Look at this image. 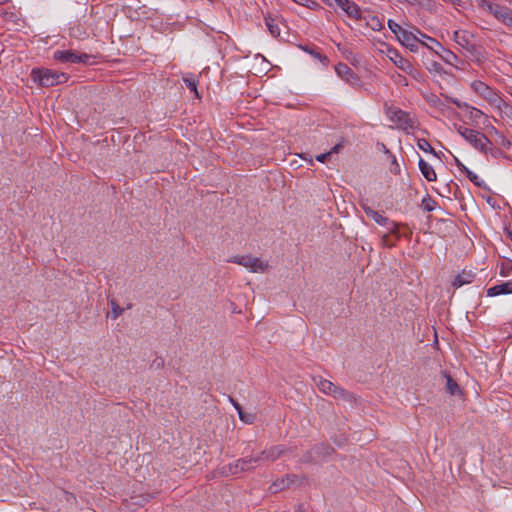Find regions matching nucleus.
Returning <instances> with one entry per match:
<instances>
[{"label":"nucleus","mask_w":512,"mask_h":512,"mask_svg":"<svg viewBox=\"0 0 512 512\" xmlns=\"http://www.w3.org/2000/svg\"><path fill=\"white\" fill-rule=\"evenodd\" d=\"M260 462V457H247L237 460L235 463L228 466V471L231 474L247 471L255 467Z\"/></svg>","instance_id":"obj_8"},{"label":"nucleus","mask_w":512,"mask_h":512,"mask_svg":"<svg viewBox=\"0 0 512 512\" xmlns=\"http://www.w3.org/2000/svg\"><path fill=\"white\" fill-rule=\"evenodd\" d=\"M446 377V390L451 395H457L460 393V388L457 382L448 374H445Z\"/></svg>","instance_id":"obj_24"},{"label":"nucleus","mask_w":512,"mask_h":512,"mask_svg":"<svg viewBox=\"0 0 512 512\" xmlns=\"http://www.w3.org/2000/svg\"><path fill=\"white\" fill-rule=\"evenodd\" d=\"M336 7L340 8L351 18L359 19L361 17V11L359 7L352 1L338 0Z\"/></svg>","instance_id":"obj_14"},{"label":"nucleus","mask_w":512,"mask_h":512,"mask_svg":"<svg viewBox=\"0 0 512 512\" xmlns=\"http://www.w3.org/2000/svg\"><path fill=\"white\" fill-rule=\"evenodd\" d=\"M362 209L364 210L365 214L372 218L377 224L381 226H386L389 223V219L387 217H384L383 215L379 214L377 211L372 209L367 204H361Z\"/></svg>","instance_id":"obj_20"},{"label":"nucleus","mask_w":512,"mask_h":512,"mask_svg":"<svg viewBox=\"0 0 512 512\" xmlns=\"http://www.w3.org/2000/svg\"><path fill=\"white\" fill-rule=\"evenodd\" d=\"M53 57L62 63H87L91 58L86 53L78 54L72 50H57L54 52Z\"/></svg>","instance_id":"obj_7"},{"label":"nucleus","mask_w":512,"mask_h":512,"mask_svg":"<svg viewBox=\"0 0 512 512\" xmlns=\"http://www.w3.org/2000/svg\"><path fill=\"white\" fill-rule=\"evenodd\" d=\"M418 165H419V169H420L422 175L424 176V178L427 181H429V182L436 181V179H437L436 172H435L434 168L429 163H427L424 159L420 158Z\"/></svg>","instance_id":"obj_21"},{"label":"nucleus","mask_w":512,"mask_h":512,"mask_svg":"<svg viewBox=\"0 0 512 512\" xmlns=\"http://www.w3.org/2000/svg\"><path fill=\"white\" fill-rule=\"evenodd\" d=\"M311 54H312L315 58L320 59L321 61H327V60H328L326 56H322L319 52H311Z\"/></svg>","instance_id":"obj_48"},{"label":"nucleus","mask_w":512,"mask_h":512,"mask_svg":"<svg viewBox=\"0 0 512 512\" xmlns=\"http://www.w3.org/2000/svg\"><path fill=\"white\" fill-rule=\"evenodd\" d=\"M323 2H325L327 5H329L330 7H336L337 3H338V0H322Z\"/></svg>","instance_id":"obj_50"},{"label":"nucleus","mask_w":512,"mask_h":512,"mask_svg":"<svg viewBox=\"0 0 512 512\" xmlns=\"http://www.w3.org/2000/svg\"><path fill=\"white\" fill-rule=\"evenodd\" d=\"M390 171L394 175L400 174V165L398 164L395 156H392V161H391V165H390Z\"/></svg>","instance_id":"obj_37"},{"label":"nucleus","mask_w":512,"mask_h":512,"mask_svg":"<svg viewBox=\"0 0 512 512\" xmlns=\"http://www.w3.org/2000/svg\"><path fill=\"white\" fill-rule=\"evenodd\" d=\"M417 146L419 149H421L424 152L431 153L434 156H438L436 151L434 150V148L428 142V140H426L424 138L418 139Z\"/></svg>","instance_id":"obj_30"},{"label":"nucleus","mask_w":512,"mask_h":512,"mask_svg":"<svg viewBox=\"0 0 512 512\" xmlns=\"http://www.w3.org/2000/svg\"><path fill=\"white\" fill-rule=\"evenodd\" d=\"M288 451H290V450L286 449L284 446L278 445V446H273L267 450L262 451L258 457H260V461L261 460L275 461L276 459L280 458L282 455H284Z\"/></svg>","instance_id":"obj_13"},{"label":"nucleus","mask_w":512,"mask_h":512,"mask_svg":"<svg viewBox=\"0 0 512 512\" xmlns=\"http://www.w3.org/2000/svg\"><path fill=\"white\" fill-rule=\"evenodd\" d=\"M313 461V455H312V451H308L306 452L302 458H301V462L303 463H310Z\"/></svg>","instance_id":"obj_41"},{"label":"nucleus","mask_w":512,"mask_h":512,"mask_svg":"<svg viewBox=\"0 0 512 512\" xmlns=\"http://www.w3.org/2000/svg\"><path fill=\"white\" fill-rule=\"evenodd\" d=\"M418 33L426 38L427 40H429L430 42H432L435 46H437L440 51H435L439 57L447 64L449 65H452L454 66L455 68H460L462 69V67L459 66V63H463L462 61L459 60L458 56L453 53L452 51L448 50V49H445L437 40L425 35V34H422L419 30H418Z\"/></svg>","instance_id":"obj_6"},{"label":"nucleus","mask_w":512,"mask_h":512,"mask_svg":"<svg viewBox=\"0 0 512 512\" xmlns=\"http://www.w3.org/2000/svg\"><path fill=\"white\" fill-rule=\"evenodd\" d=\"M466 51L467 57L477 64H482L486 60V55L482 47L475 43Z\"/></svg>","instance_id":"obj_17"},{"label":"nucleus","mask_w":512,"mask_h":512,"mask_svg":"<svg viewBox=\"0 0 512 512\" xmlns=\"http://www.w3.org/2000/svg\"><path fill=\"white\" fill-rule=\"evenodd\" d=\"M503 145L509 147L511 145L510 141L507 139H503Z\"/></svg>","instance_id":"obj_51"},{"label":"nucleus","mask_w":512,"mask_h":512,"mask_svg":"<svg viewBox=\"0 0 512 512\" xmlns=\"http://www.w3.org/2000/svg\"><path fill=\"white\" fill-rule=\"evenodd\" d=\"M467 178L473 182L478 187H484V181L480 180L478 175L472 172L471 170H467L465 172Z\"/></svg>","instance_id":"obj_33"},{"label":"nucleus","mask_w":512,"mask_h":512,"mask_svg":"<svg viewBox=\"0 0 512 512\" xmlns=\"http://www.w3.org/2000/svg\"><path fill=\"white\" fill-rule=\"evenodd\" d=\"M478 7L489 12L494 16L495 11L498 9L499 4L492 3L488 0H479L478 1Z\"/></svg>","instance_id":"obj_27"},{"label":"nucleus","mask_w":512,"mask_h":512,"mask_svg":"<svg viewBox=\"0 0 512 512\" xmlns=\"http://www.w3.org/2000/svg\"><path fill=\"white\" fill-rule=\"evenodd\" d=\"M425 100L433 107L443 110L446 105L436 94L430 93L425 96Z\"/></svg>","instance_id":"obj_25"},{"label":"nucleus","mask_w":512,"mask_h":512,"mask_svg":"<svg viewBox=\"0 0 512 512\" xmlns=\"http://www.w3.org/2000/svg\"><path fill=\"white\" fill-rule=\"evenodd\" d=\"M494 17L512 29V10L506 6L499 5L495 11Z\"/></svg>","instance_id":"obj_16"},{"label":"nucleus","mask_w":512,"mask_h":512,"mask_svg":"<svg viewBox=\"0 0 512 512\" xmlns=\"http://www.w3.org/2000/svg\"><path fill=\"white\" fill-rule=\"evenodd\" d=\"M31 78L43 87H51L67 81L65 73H59L46 68H34L31 71Z\"/></svg>","instance_id":"obj_1"},{"label":"nucleus","mask_w":512,"mask_h":512,"mask_svg":"<svg viewBox=\"0 0 512 512\" xmlns=\"http://www.w3.org/2000/svg\"><path fill=\"white\" fill-rule=\"evenodd\" d=\"M471 88L486 100L495 103L497 100H501L496 92L492 90L487 84L482 81H474L471 84Z\"/></svg>","instance_id":"obj_9"},{"label":"nucleus","mask_w":512,"mask_h":512,"mask_svg":"<svg viewBox=\"0 0 512 512\" xmlns=\"http://www.w3.org/2000/svg\"><path fill=\"white\" fill-rule=\"evenodd\" d=\"M183 82L186 84L187 88L191 91V92H194L195 95L199 98V93L197 91V84H198V80L196 79L195 76H187V77H183Z\"/></svg>","instance_id":"obj_28"},{"label":"nucleus","mask_w":512,"mask_h":512,"mask_svg":"<svg viewBox=\"0 0 512 512\" xmlns=\"http://www.w3.org/2000/svg\"><path fill=\"white\" fill-rule=\"evenodd\" d=\"M398 40L402 45L407 47L412 52L418 51L419 44H422L424 46H428V44L421 42L412 32L406 30L404 33H402L401 36H399Z\"/></svg>","instance_id":"obj_10"},{"label":"nucleus","mask_w":512,"mask_h":512,"mask_svg":"<svg viewBox=\"0 0 512 512\" xmlns=\"http://www.w3.org/2000/svg\"><path fill=\"white\" fill-rule=\"evenodd\" d=\"M474 275L470 272H462L461 274H458L454 281L453 286L454 287H461L465 284H469L472 282Z\"/></svg>","instance_id":"obj_22"},{"label":"nucleus","mask_w":512,"mask_h":512,"mask_svg":"<svg viewBox=\"0 0 512 512\" xmlns=\"http://www.w3.org/2000/svg\"><path fill=\"white\" fill-rule=\"evenodd\" d=\"M488 153H490L493 157L497 158L502 154V151L494 147L493 144L491 143V146H488Z\"/></svg>","instance_id":"obj_40"},{"label":"nucleus","mask_w":512,"mask_h":512,"mask_svg":"<svg viewBox=\"0 0 512 512\" xmlns=\"http://www.w3.org/2000/svg\"><path fill=\"white\" fill-rule=\"evenodd\" d=\"M397 2L401 4H407V5H417L420 3V0H396Z\"/></svg>","instance_id":"obj_45"},{"label":"nucleus","mask_w":512,"mask_h":512,"mask_svg":"<svg viewBox=\"0 0 512 512\" xmlns=\"http://www.w3.org/2000/svg\"><path fill=\"white\" fill-rule=\"evenodd\" d=\"M457 131L475 149L484 154L488 153V146H491V141L485 136V134L464 126H459Z\"/></svg>","instance_id":"obj_3"},{"label":"nucleus","mask_w":512,"mask_h":512,"mask_svg":"<svg viewBox=\"0 0 512 512\" xmlns=\"http://www.w3.org/2000/svg\"><path fill=\"white\" fill-rule=\"evenodd\" d=\"M109 304L111 306V312L108 313L107 317H111V319L115 320L123 313V308H121L114 299H111Z\"/></svg>","instance_id":"obj_29"},{"label":"nucleus","mask_w":512,"mask_h":512,"mask_svg":"<svg viewBox=\"0 0 512 512\" xmlns=\"http://www.w3.org/2000/svg\"><path fill=\"white\" fill-rule=\"evenodd\" d=\"M266 26L273 37L280 36V27L276 20L268 17L265 19Z\"/></svg>","instance_id":"obj_26"},{"label":"nucleus","mask_w":512,"mask_h":512,"mask_svg":"<svg viewBox=\"0 0 512 512\" xmlns=\"http://www.w3.org/2000/svg\"><path fill=\"white\" fill-rule=\"evenodd\" d=\"M323 449L325 454H329L332 451V448L330 447H324Z\"/></svg>","instance_id":"obj_52"},{"label":"nucleus","mask_w":512,"mask_h":512,"mask_svg":"<svg viewBox=\"0 0 512 512\" xmlns=\"http://www.w3.org/2000/svg\"><path fill=\"white\" fill-rule=\"evenodd\" d=\"M316 386L318 387V389L325 393V394H328V395H334L335 393V390H337L338 386H336L335 384H333L331 381L329 380H326V379H323L321 377H314L313 378Z\"/></svg>","instance_id":"obj_19"},{"label":"nucleus","mask_w":512,"mask_h":512,"mask_svg":"<svg viewBox=\"0 0 512 512\" xmlns=\"http://www.w3.org/2000/svg\"><path fill=\"white\" fill-rule=\"evenodd\" d=\"M163 364H164V361H163V359H161V358H159V359H155V360L153 361V365H154L155 367H157V368L162 367V366H163Z\"/></svg>","instance_id":"obj_49"},{"label":"nucleus","mask_w":512,"mask_h":512,"mask_svg":"<svg viewBox=\"0 0 512 512\" xmlns=\"http://www.w3.org/2000/svg\"><path fill=\"white\" fill-rule=\"evenodd\" d=\"M389 58L402 71L412 74L414 67L410 61L402 57L396 50H389Z\"/></svg>","instance_id":"obj_11"},{"label":"nucleus","mask_w":512,"mask_h":512,"mask_svg":"<svg viewBox=\"0 0 512 512\" xmlns=\"http://www.w3.org/2000/svg\"><path fill=\"white\" fill-rule=\"evenodd\" d=\"M455 163H456V166L460 169V171L462 172H466L467 170H469L458 158L455 157Z\"/></svg>","instance_id":"obj_44"},{"label":"nucleus","mask_w":512,"mask_h":512,"mask_svg":"<svg viewBox=\"0 0 512 512\" xmlns=\"http://www.w3.org/2000/svg\"><path fill=\"white\" fill-rule=\"evenodd\" d=\"M382 240L383 243L388 247L394 246L396 242V238L394 240H391L389 235H384Z\"/></svg>","instance_id":"obj_42"},{"label":"nucleus","mask_w":512,"mask_h":512,"mask_svg":"<svg viewBox=\"0 0 512 512\" xmlns=\"http://www.w3.org/2000/svg\"><path fill=\"white\" fill-rule=\"evenodd\" d=\"M70 35L75 38H84L89 35L87 29H82L79 26L71 27L70 28Z\"/></svg>","instance_id":"obj_32"},{"label":"nucleus","mask_w":512,"mask_h":512,"mask_svg":"<svg viewBox=\"0 0 512 512\" xmlns=\"http://www.w3.org/2000/svg\"><path fill=\"white\" fill-rule=\"evenodd\" d=\"M386 115L398 129L406 133H412L417 128L416 120L411 115L399 108L389 107L386 109Z\"/></svg>","instance_id":"obj_2"},{"label":"nucleus","mask_w":512,"mask_h":512,"mask_svg":"<svg viewBox=\"0 0 512 512\" xmlns=\"http://www.w3.org/2000/svg\"><path fill=\"white\" fill-rule=\"evenodd\" d=\"M210 2H212L213 0H209Z\"/></svg>","instance_id":"obj_55"},{"label":"nucleus","mask_w":512,"mask_h":512,"mask_svg":"<svg viewBox=\"0 0 512 512\" xmlns=\"http://www.w3.org/2000/svg\"><path fill=\"white\" fill-rule=\"evenodd\" d=\"M512 293V281L503 282L498 285H494L487 290L488 296H498L502 294H511Z\"/></svg>","instance_id":"obj_18"},{"label":"nucleus","mask_w":512,"mask_h":512,"mask_svg":"<svg viewBox=\"0 0 512 512\" xmlns=\"http://www.w3.org/2000/svg\"><path fill=\"white\" fill-rule=\"evenodd\" d=\"M330 156L331 155H330L329 152L322 153V154H319V155L316 156V160L319 161V162L324 163Z\"/></svg>","instance_id":"obj_43"},{"label":"nucleus","mask_w":512,"mask_h":512,"mask_svg":"<svg viewBox=\"0 0 512 512\" xmlns=\"http://www.w3.org/2000/svg\"><path fill=\"white\" fill-rule=\"evenodd\" d=\"M512 270V263L511 262H504L501 265L499 274L503 277H507L510 275V272Z\"/></svg>","instance_id":"obj_36"},{"label":"nucleus","mask_w":512,"mask_h":512,"mask_svg":"<svg viewBox=\"0 0 512 512\" xmlns=\"http://www.w3.org/2000/svg\"><path fill=\"white\" fill-rule=\"evenodd\" d=\"M445 98H446L448 101H450V102H452L453 104H455V105H456L457 107H459V108L462 106V105H461V102H460L458 99H454V98H451V97H448V96H445Z\"/></svg>","instance_id":"obj_47"},{"label":"nucleus","mask_w":512,"mask_h":512,"mask_svg":"<svg viewBox=\"0 0 512 512\" xmlns=\"http://www.w3.org/2000/svg\"><path fill=\"white\" fill-rule=\"evenodd\" d=\"M388 27L396 35L397 39L402 35V33L406 31L398 23L391 19L388 20Z\"/></svg>","instance_id":"obj_31"},{"label":"nucleus","mask_w":512,"mask_h":512,"mask_svg":"<svg viewBox=\"0 0 512 512\" xmlns=\"http://www.w3.org/2000/svg\"><path fill=\"white\" fill-rule=\"evenodd\" d=\"M453 39L457 43V45L463 48L465 51H467L470 48L469 46H472L474 44L471 40L472 34L465 30L455 31Z\"/></svg>","instance_id":"obj_15"},{"label":"nucleus","mask_w":512,"mask_h":512,"mask_svg":"<svg viewBox=\"0 0 512 512\" xmlns=\"http://www.w3.org/2000/svg\"><path fill=\"white\" fill-rule=\"evenodd\" d=\"M345 143H346V141H344V140L337 143L328 152L330 153V155L339 153L342 150V148L344 147Z\"/></svg>","instance_id":"obj_39"},{"label":"nucleus","mask_w":512,"mask_h":512,"mask_svg":"<svg viewBox=\"0 0 512 512\" xmlns=\"http://www.w3.org/2000/svg\"><path fill=\"white\" fill-rule=\"evenodd\" d=\"M230 263H235L238 265H241L247 269H249L250 272L253 273H263L265 272L269 265L268 262L261 260L258 257H254L251 255H236L232 256L227 260Z\"/></svg>","instance_id":"obj_4"},{"label":"nucleus","mask_w":512,"mask_h":512,"mask_svg":"<svg viewBox=\"0 0 512 512\" xmlns=\"http://www.w3.org/2000/svg\"><path fill=\"white\" fill-rule=\"evenodd\" d=\"M333 397L337 399H342L343 401L348 403H353L356 399L354 394L340 387H338L337 390H335Z\"/></svg>","instance_id":"obj_23"},{"label":"nucleus","mask_w":512,"mask_h":512,"mask_svg":"<svg viewBox=\"0 0 512 512\" xmlns=\"http://www.w3.org/2000/svg\"><path fill=\"white\" fill-rule=\"evenodd\" d=\"M83 22L94 36H97L107 30L109 25L105 17L98 15L97 12L93 13V11L89 16H84Z\"/></svg>","instance_id":"obj_5"},{"label":"nucleus","mask_w":512,"mask_h":512,"mask_svg":"<svg viewBox=\"0 0 512 512\" xmlns=\"http://www.w3.org/2000/svg\"><path fill=\"white\" fill-rule=\"evenodd\" d=\"M7 0H0V4L5 3Z\"/></svg>","instance_id":"obj_54"},{"label":"nucleus","mask_w":512,"mask_h":512,"mask_svg":"<svg viewBox=\"0 0 512 512\" xmlns=\"http://www.w3.org/2000/svg\"><path fill=\"white\" fill-rule=\"evenodd\" d=\"M432 44H433L432 42H431V43H429V45H428L427 47H428V48H430V49H431V50H433V51H436V50L434 49V47L432 46Z\"/></svg>","instance_id":"obj_53"},{"label":"nucleus","mask_w":512,"mask_h":512,"mask_svg":"<svg viewBox=\"0 0 512 512\" xmlns=\"http://www.w3.org/2000/svg\"><path fill=\"white\" fill-rule=\"evenodd\" d=\"M335 71L337 75L343 79L344 81L354 85L357 84L359 81V78L357 75L352 71L350 67H348L344 63H339L335 66Z\"/></svg>","instance_id":"obj_12"},{"label":"nucleus","mask_w":512,"mask_h":512,"mask_svg":"<svg viewBox=\"0 0 512 512\" xmlns=\"http://www.w3.org/2000/svg\"><path fill=\"white\" fill-rule=\"evenodd\" d=\"M230 402L232 403L234 408L237 410L238 414L240 413V411H243L241 405L231 397H230Z\"/></svg>","instance_id":"obj_46"},{"label":"nucleus","mask_w":512,"mask_h":512,"mask_svg":"<svg viewBox=\"0 0 512 512\" xmlns=\"http://www.w3.org/2000/svg\"><path fill=\"white\" fill-rule=\"evenodd\" d=\"M238 415L240 420L247 424H252L256 418L255 414L244 413V411H240Z\"/></svg>","instance_id":"obj_34"},{"label":"nucleus","mask_w":512,"mask_h":512,"mask_svg":"<svg viewBox=\"0 0 512 512\" xmlns=\"http://www.w3.org/2000/svg\"><path fill=\"white\" fill-rule=\"evenodd\" d=\"M435 206H436V202L434 200H432L431 198H424L422 200V208L425 210V211H433L435 209Z\"/></svg>","instance_id":"obj_35"},{"label":"nucleus","mask_w":512,"mask_h":512,"mask_svg":"<svg viewBox=\"0 0 512 512\" xmlns=\"http://www.w3.org/2000/svg\"><path fill=\"white\" fill-rule=\"evenodd\" d=\"M390 227H388L391 234L395 235L396 240L399 239L398 227L399 225L393 221H389Z\"/></svg>","instance_id":"obj_38"}]
</instances>
